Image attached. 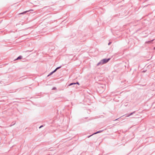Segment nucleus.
<instances>
[{
  "label": "nucleus",
  "mask_w": 155,
  "mask_h": 155,
  "mask_svg": "<svg viewBox=\"0 0 155 155\" xmlns=\"http://www.w3.org/2000/svg\"><path fill=\"white\" fill-rule=\"evenodd\" d=\"M154 49H155V47H154Z\"/></svg>",
  "instance_id": "10"
},
{
  "label": "nucleus",
  "mask_w": 155,
  "mask_h": 155,
  "mask_svg": "<svg viewBox=\"0 0 155 155\" xmlns=\"http://www.w3.org/2000/svg\"><path fill=\"white\" fill-rule=\"evenodd\" d=\"M111 43V42H109L108 44V45H110Z\"/></svg>",
  "instance_id": "8"
},
{
  "label": "nucleus",
  "mask_w": 155,
  "mask_h": 155,
  "mask_svg": "<svg viewBox=\"0 0 155 155\" xmlns=\"http://www.w3.org/2000/svg\"><path fill=\"white\" fill-rule=\"evenodd\" d=\"M77 84L79 85V83L78 82H77L76 83H71L69 85V86H71L72 85L75 84Z\"/></svg>",
  "instance_id": "3"
},
{
  "label": "nucleus",
  "mask_w": 155,
  "mask_h": 155,
  "mask_svg": "<svg viewBox=\"0 0 155 155\" xmlns=\"http://www.w3.org/2000/svg\"><path fill=\"white\" fill-rule=\"evenodd\" d=\"M110 60V58L108 59H104L101 60L97 64V65H99L100 64H103L107 63Z\"/></svg>",
  "instance_id": "1"
},
{
  "label": "nucleus",
  "mask_w": 155,
  "mask_h": 155,
  "mask_svg": "<svg viewBox=\"0 0 155 155\" xmlns=\"http://www.w3.org/2000/svg\"><path fill=\"white\" fill-rule=\"evenodd\" d=\"M22 58V57L21 56H19L16 59V60L21 59Z\"/></svg>",
  "instance_id": "4"
},
{
  "label": "nucleus",
  "mask_w": 155,
  "mask_h": 155,
  "mask_svg": "<svg viewBox=\"0 0 155 155\" xmlns=\"http://www.w3.org/2000/svg\"><path fill=\"white\" fill-rule=\"evenodd\" d=\"M101 131H98L96 133H95L94 134H97V133H100L101 132Z\"/></svg>",
  "instance_id": "6"
},
{
  "label": "nucleus",
  "mask_w": 155,
  "mask_h": 155,
  "mask_svg": "<svg viewBox=\"0 0 155 155\" xmlns=\"http://www.w3.org/2000/svg\"><path fill=\"white\" fill-rule=\"evenodd\" d=\"M61 67H58L54 71H52V72H51L50 74H49V75H48V77L49 76H50V75H51L54 72H55L57 70L59 69V68H60Z\"/></svg>",
  "instance_id": "2"
},
{
  "label": "nucleus",
  "mask_w": 155,
  "mask_h": 155,
  "mask_svg": "<svg viewBox=\"0 0 155 155\" xmlns=\"http://www.w3.org/2000/svg\"><path fill=\"white\" fill-rule=\"evenodd\" d=\"M43 126L42 125V126H41L40 127H39V128H41V127H42Z\"/></svg>",
  "instance_id": "7"
},
{
  "label": "nucleus",
  "mask_w": 155,
  "mask_h": 155,
  "mask_svg": "<svg viewBox=\"0 0 155 155\" xmlns=\"http://www.w3.org/2000/svg\"><path fill=\"white\" fill-rule=\"evenodd\" d=\"M93 135V134H92V135H91V136H89L88 137V138L89 137H90L92 135Z\"/></svg>",
  "instance_id": "9"
},
{
  "label": "nucleus",
  "mask_w": 155,
  "mask_h": 155,
  "mask_svg": "<svg viewBox=\"0 0 155 155\" xmlns=\"http://www.w3.org/2000/svg\"><path fill=\"white\" fill-rule=\"evenodd\" d=\"M29 11H25V12H24L21 13L20 14H23L25 13L26 12H28Z\"/></svg>",
  "instance_id": "5"
}]
</instances>
